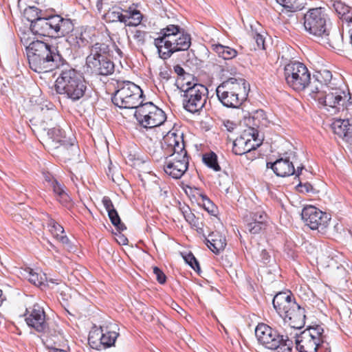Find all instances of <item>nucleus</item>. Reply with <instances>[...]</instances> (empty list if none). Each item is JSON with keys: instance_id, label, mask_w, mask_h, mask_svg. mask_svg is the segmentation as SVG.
Here are the masks:
<instances>
[{"instance_id": "bb28decb", "label": "nucleus", "mask_w": 352, "mask_h": 352, "mask_svg": "<svg viewBox=\"0 0 352 352\" xmlns=\"http://www.w3.org/2000/svg\"><path fill=\"white\" fill-rule=\"evenodd\" d=\"M267 166L271 168L274 173L278 177H288L296 174L299 175L302 168H297L296 170L292 162L289 157L280 158L273 163H267Z\"/></svg>"}, {"instance_id": "393cba45", "label": "nucleus", "mask_w": 352, "mask_h": 352, "mask_svg": "<svg viewBox=\"0 0 352 352\" xmlns=\"http://www.w3.org/2000/svg\"><path fill=\"white\" fill-rule=\"evenodd\" d=\"M47 131L43 137L44 145L50 151L57 150L62 145L67 144L68 139L59 126L47 129Z\"/></svg>"}, {"instance_id": "aec40b11", "label": "nucleus", "mask_w": 352, "mask_h": 352, "mask_svg": "<svg viewBox=\"0 0 352 352\" xmlns=\"http://www.w3.org/2000/svg\"><path fill=\"white\" fill-rule=\"evenodd\" d=\"M302 218L311 230L325 228L331 219L329 214L313 206H307L303 208Z\"/></svg>"}, {"instance_id": "8fccbe9b", "label": "nucleus", "mask_w": 352, "mask_h": 352, "mask_svg": "<svg viewBox=\"0 0 352 352\" xmlns=\"http://www.w3.org/2000/svg\"><path fill=\"white\" fill-rule=\"evenodd\" d=\"M140 314L142 316L143 319L146 321L151 320L153 319V316L148 313L149 309L145 306L144 305H140Z\"/></svg>"}, {"instance_id": "4be33fe9", "label": "nucleus", "mask_w": 352, "mask_h": 352, "mask_svg": "<svg viewBox=\"0 0 352 352\" xmlns=\"http://www.w3.org/2000/svg\"><path fill=\"white\" fill-rule=\"evenodd\" d=\"M257 138L258 133L254 128L245 130L241 135L234 141L233 153L241 155L256 149L260 144Z\"/></svg>"}, {"instance_id": "1a4fd4ad", "label": "nucleus", "mask_w": 352, "mask_h": 352, "mask_svg": "<svg viewBox=\"0 0 352 352\" xmlns=\"http://www.w3.org/2000/svg\"><path fill=\"white\" fill-rule=\"evenodd\" d=\"M25 321L28 326L35 331L42 333L45 343L50 344L51 336L57 337L60 331L50 328L49 318H47L44 308L38 303L26 308L24 314Z\"/></svg>"}, {"instance_id": "e433bc0d", "label": "nucleus", "mask_w": 352, "mask_h": 352, "mask_svg": "<svg viewBox=\"0 0 352 352\" xmlns=\"http://www.w3.org/2000/svg\"><path fill=\"white\" fill-rule=\"evenodd\" d=\"M197 80H195L194 77L186 73L184 75H182L181 76H178L176 80V85L177 87L184 93L186 91V90H190L193 87L194 85H198Z\"/></svg>"}, {"instance_id": "680f3d73", "label": "nucleus", "mask_w": 352, "mask_h": 352, "mask_svg": "<svg viewBox=\"0 0 352 352\" xmlns=\"http://www.w3.org/2000/svg\"><path fill=\"white\" fill-rule=\"evenodd\" d=\"M33 1H34V2H35L38 4H40L39 0H33ZM23 1H24L25 3H26L28 1V0H18L19 4L21 3Z\"/></svg>"}, {"instance_id": "a211bd4d", "label": "nucleus", "mask_w": 352, "mask_h": 352, "mask_svg": "<svg viewBox=\"0 0 352 352\" xmlns=\"http://www.w3.org/2000/svg\"><path fill=\"white\" fill-rule=\"evenodd\" d=\"M208 90L202 84L194 85L183 95L184 109L191 113H199L205 107L208 100Z\"/></svg>"}, {"instance_id": "a18cd8bd", "label": "nucleus", "mask_w": 352, "mask_h": 352, "mask_svg": "<svg viewBox=\"0 0 352 352\" xmlns=\"http://www.w3.org/2000/svg\"><path fill=\"white\" fill-rule=\"evenodd\" d=\"M249 34L251 38L256 43L258 49H265V39L263 35L253 30H251Z\"/></svg>"}, {"instance_id": "2f4dec72", "label": "nucleus", "mask_w": 352, "mask_h": 352, "mask_svg": "<svg viewBox=\"0 0 352 352\" xmlns=\"http://www.w3.org/2000/svg\"><path fill=\"white\" fill-rule=\"evenodd\" d=\"M58 149L59 155L65 161L75 160L79 155L78 146L70 139L67 141V144L62 145Z\"/></svg>"}, {"instance_id": "a19ab883", "label": "nucleus", "mask_w": 352, "mask_h": 352, "mask_svg": "<svg viewBox=\"0 0 352 352\" xmlns=\"http://www.w3.org/2000/svg\"><path fill=\"white\" fill-rule=\"evenodd\" d=\"M203 162L208 167L214 171H219L221 170V167L217 161V156L214 152H210L203 155Z\"/></svg>"}, {"instance_id": "c85d7f7f", "label": "nucleus", "mask_w": 352, "mask_h": 352, "mask_svg": "<svg viewBox=\"0 0 352 352\" xmlns=\"http://www.w3.org/2000/svg\"><path fill=\"white\" fill-rule=\"evenodd\" d=\"M331 127L334 133L344 141L352 144V119H336Z\"/></svg>"}, {"instance_id": "603ef678", "label": "nucleus", "mask_w": 352, "mask_h": 352, "mask_svg": "<svg viewBox=\"0 0 352 352\" xmlns=\"http://www.w3.org/2000/svg\"><path fill=\"white\" fill-rule=\"evenodd\" d=\"M145 32L141 30H137L134 34V38L141 44L145 43Z\"/></svg>"}, {"instance_id": "79ce46f5", "label": "nucleus", "mask_w": 352, "mask_h": 352, "mask_svg": "<svg viewBox=\"0 0 352 352\" xmlns=\"http://www.w3.org/2000/svg\"><path fill=\"white\" fill-rule=\"evenodd\" d=\"M108 216L111 223L116 227L119 231H123L126 229L125 225L121 221L120 216L116 209L109 211Z\"/></svg>"}, {"instance_id": "f704fd0d", "label": "nucleus", "mask_w": 352, "mask_h": 352, "mask_svg": "<svg viewBox=\"0 0 352 352\" xmlns=\"http://www.w3.org/2000/svg\"><path fill=\"white\" fill-rule=\"evenodd\" d=\"M333 8L338 17L347 23L352 22V8L342 1H336Z\"/></svg>"}, {"instance_id": "473e14b6", "label": "nucleus", "mask_w": 352, "mask_h": 352, "mask_svg": "<svg viewBox=\"0 0 352 352\" xmlns=\"http://www.w3.org/2000/svg\"><path fill=\"white\" fill-rule=\"evenodd\" d=\"M193 196L197 199L198 204L201 205L208 213L214 214L217 208L206 195L201 192L199 189L195 188Z\"/></svg>"}, {"instance_id": "72a5a7b5", "label": "nucleus", "mask_w": 352, "mask_h": 352, "mask_svg": "<svg viewBox=\"0 0 352 352\" xmlns=\"http://www.w3.org/2000/svg\"><path fill=\"white\" fill-rule=\"evenodd\" d=\"M142 20V14L135 9L124 10L123 23L128 26H137L141 23Z\"/></svg>"}, {"instance_id": "f3484780", "label": "nucleus", "mask_w": 352, "mask_h": 352, "mask_svg": "<svg viewBox=\"0 0 352 352\" xmlns=\"http://www.w3.org/2000/svg\"><path fill=\"white\" fill-rule=\"evenodd\" d=\"M255 336L258 342L265 348L275 351L282 346H289L292 340L280 335L277 331L265 323H259L255 329Z\"/></svg>"}, {"instance_id": "423d86ee", "label": "nucleus", "mask_w": 352, "mask_h": 352, "mask_svg": "<svg viewBox=\"0 0 352 352\" xmlns=\"http://www.w3.org/2000/svg\"><path fill=\"white\" fill-rule=\"evenodd\" d=\"M30 122L38 132H45L58 116L54 105L41 97H32L28 105Z\"/></svg>"}, {"instance_id": "6ab92c4d", "label": "nucleus", "mask_w": 352, "mask_h": 352, "mask_svg": "<svg viewBox=\"0 0 352 352\" xmlns=\"http://www.w3.org/2000/svg\"><path fill=\"white\" fill-rule=\"evenodd\" d=\"M189 165L187 151L173 153L165 157L164 170L174 179L181 178L186 172Z\"/></svg>"}, {"instance_id": "09e8293b", "label": "nucleus", "mask_w": 352, "mask_h": 352, "mask_svg": "<svg viewBox=\"0 0 352 352\" xmlns=\"http://www.w3.org/2000/svg\"><path fill=\"white\" fill-rule=\"evenodd\" d=\"M153 274L156 276V279L160 284H164L166 281V276L164 273L157 267H154L153 269Z\"/></svg>"}, {"instance_id": "49530a36", "label": "nucleus", "mask_w": 352, "mask_h": 352, "mask_svg": "<svg viewBox=\"0 0 352 352\" xmlns=\"http://www.w3.org/2000/svg\"><path fill=\"white\" fill-rule=\"evenodd\" d=\"M185 261L196 272H199L200 271L199 264L195 257V256L192 253H188L185 256H184Z\"/></svg>"}, {"instance_id": "de8ad7c7", "label": "nucleus", "mask_w": 352, "mask_h": 352, "mask_svg": "<svg viewBox=\"0 0 352 352\" xmlns=\"http://www.w3.org/2000/svg\"><path fill=\"white\" fill-rule=\"evenodd\" d=\"M61 338H63V336H62V334L60 333V334L57 337L51 336V339H52V340H50L51 344H47V343H45V344H46V345L47 346L48 348L51 349L54 352H67V350L57 348L55 346L56 342H57V341H60V340Z\"/></svg>"}, {"instance_id": "052dcab7", "label": "nucleus", "mask_w": 352, "mask_h": 352, "mask_svg": "<svg viewBox=\"0 0 352 352\" xmlns=\"http://www.w3.org/2000/svg\"><path fill=\"white\" fill-rule=\"evenodd\" d=\"M120 241H119L120 243H122V245H125L128 242V239L124 236H120Z\"/></svg>"}, {"instance_id": "c756f323", "label": "nucleus", "mask_w": 352, "mask_h": 352, "mask_svg": "<svg viewBox=\"0 0 352 352\" xmlns=\"http://www.w3.org/2000/svg\"><path fill=\"white\" fill-rule=\"evenodd\" d=\"M206 240L208 248L216 254L223 251L227 245L225 235L219 231L210 233Z\"/></svg>"}, {"instance_id": "c9c22d12", "label": "nucleus", "mask_w": 352, "mask_h": 352, "mask_svg": "<svg viewBox=\"0 0 352 352\" xmlns=\"http://www.w3.org/2000/svg\"><path fill=\"white\" fill-rule=\"evenodd\" d=\"M45 13L41 9L36 8L34 6H28L24 9L23 16L29 21L31 22L30 30L32 32L33 25L34 22L41 19Z\"/></svg>"}, {"instance_id": "f03ea898", "label": "nucleus", "mask_w": 352, "mask_h": 352, "mask_svg": "<svg viewBox=\"0 0 352 352\" xmlns=\"http://www.w3.org/2000/svg\"><path fill=\"white\" fill-rule=\"evenodd\" d=\"M29 66L37 73H47L58 67L60 56L50 45L38 40L31 42L26 47Z\"/></svg>"}, {"instance_id": "2eb2a0df", "label": "nucleus", "mask_w": 352, "mask_h": 352, "mask_svg": "<svg viewBox=\"0 0 352 352\" xmlns=\"http://www.w3.org/2000/svg\"><path fill=\"white\" fill-rule=\"evenodd\" d=\"M134 116L139 124L146 129L160 126L166 120L164 111L151 102L138 107Z\"/></svg>"}, {"instance_id": "5701e85b", "label": "nucleus", "mask_w": 352, "mask_h": 352, "mask_svg": "<svg viewBox=\"0 0 352 352\" xmlns=\"http://www.w3.org/2000/svg\"><path fill=\"white\" fill-rule=\"evenodd\" d=\"M67 41L75 49L84 48L91 44L96 37V30L91 27H81L69 32Z\"/></svg>"}, {"instance_id": "b1692460", "label": "nucleus", "mask_w": 352, "mask_h": 352, "mask_svg": "<svg viewBox=\"0 0 352 352\" xmlns=\"http://www.w3.org/2000/svg\"><path fill=\"white\" fill-rule=\"evenodd\" d=\"M162 148L166 155H172L176 152L187 151L182 135L175 132L169 131L162 142Z\"/></svg>"}, {"instance_id": "412c9836", "label": "nucleus", "mask_w": 352, "mask_h": 352, "mask_svg": "<svg viewBox=\"0 0 352 352\" xmlns=\"http://www.w3.org/2000/svg\"><path fill=\"white\" fill-rule=\"evenodd\" d=\"M268 219L266 212L262 208H256L244 217V227L250 234H258L267 229Z\"/></svg>"}, {"instance_id": "37998d69", "label": "nucleus", "mask_w": 352, "mask_h": 352, "mask_svg": "<svg viewBox=\"0 0 352 352\" xmlns=\"http://www.w3.org/2000/svg\"><path fill=\"white\" fill-rule=\"evenodd\" d=\"M319 81L324 83V87H327V85H331L335 86L336 84L333 82H332V74L327 69H324L320 72V76L318 77ZM323 87V85H322V88Z\"/></svg>"}, {"instance_id": "7ed1b4c3", "label": "nucleus", "mask_w": 352, "mask_h": 352, "mask_svg": "<svg viewBox=\"0 0 352 352\" xmlns=\"http://www.w3.org/2000/svg\"><path fill=\"white\" fill-rule=\"evenodd\" d=\"M56 93L64 95L72 101H77L85 95L87 86L82 74L70 67L61 69L55 81Z\"/></svg>"}, {"instance_id": "6e6d98bb", "label": "nucleus", "mask_w": 352, "mask_h": 352, "mask_svg": "<svg viewBox=\"0 0 352 352\" xmlns=\"http://www.w3.org/2000/svg\"><path fill=\"white\" fill-rule=\"evenodd\" d=\"M91 4H94L99 12L102 8V0H89Z\"/></svg>"}, {"instance_id": "4468645a", "label": "nucleus", "mask_w": 352, "mask_h": 352, "mask_svg": "<svg viewBox=\"0 0 352 352\" xmlns=\"http://www.w3.org/2000/svg\"><path fill=\"white\" fill-rule=\"evenodd\" d=\"M287 84L295 91L305 90L311 82V74L305 64L291 61L284 68Z\"/></svg>"}, {"instance_id": "ea45409f", "label": "nucleus", "mask_w": 352, "mask_h": 352, "mask_svg": "<svg viewBox=\"0 0 352 352\" xmlns=\"http://www.w3.org/2000/svg\"><path fill=\"white\" fill-rule=\"evenodd\" d=\"M277 3L290 12H296L303 8L305 0H276Z\"/></svg>"}, {"instance_id": "f8f14e48", "label": "nucleus", "mask_w": 352, "mask_h": 352, "mask_svg": "<svg viewBox=\"0 0 352 352\" xmlns=\"http://www.w3.org/2000/svg\"><path fill=\"white\" fill-rule=\"evenodd\" d=\"M142 90L130 81L118 84V89L112 97L115 105L124 109H135L142 104Z\"/></svg>"}, {"instance_id": "7c9ffc66", "label": "nucleus", "mask_w": 352, "mask_h": 352, "mask_svg": "<svg viewBox=\"0 0 352 352\" xmlns=\"http://www.w3.org/2000/svg\"><path fill=\"white\" fill-rule=\"evenodd\" d=\"M181 212L186 221L194 228L199 234H204V224L199 218L196 217L191 212L188 206L180 208Z\"/></svg>"}, {"instance_id": "9d476101", "label": "nucleus", "mask_w": 352, "mask_h": 352, "mask_svg": "<svg viewBox=\"0 0 352 352\" xmlns=\"http://www.w3.org/2000/svg\"><path fill=\"white\" fill-rule=\"evenodd\" d=\"M304 26L311 34L320 38L324 45L334 47L330 37V28L327 24L326 14L321 8L311 9L305 15Z\"/></svg>"}, {"instance_id": "864d4df0", "label": "nucleus", "mask_w": 352, "mask_h": 352, "mask_svg": "<svg viewBox=\"0 0 352 352\" xmlns=\"http://www.w3.org/2000/svg\"><path fill=\"white\" fill-rule=\"evenodd\" d=\"M223 126L225 129L229 132H232L236 126L235 123L229 120H224L223 122Z\"/></svg>"}, {"instance_id": "20e7f679", "label": "nucleus", "mask_w": 352, "mask_h": 352, "mask_svg": "<svg viewBox=\"0 0 352 352\" xmlns=\"http://www.w3.org/2000/svg\"><path fill=\"white\" fill-rule=\"evenodd\" d=\"M43 16L33 25L32 33L35 35L60 38L69 34L74 28L70 19L55 14L54 9L45 11Z\"/></svg>"}, {"instance_id": "a878e982", "label": "nucleus", "mask_w": 352, "mask_h": 352, "mask_svg": "<svg viewBox=\"0 0 352 352\" xmlns=\"http://www.w3.org/2000/svg\"><path fill=\"white\" fill-rule=\"evenodd\" d=\"M43 175L46 186L52 189L56 200L63 206H67L71 202V198L65 190V186L58 182L51 173L43 172Z\"/></svg>"}, {"instance_id": "6e6552de", "label": "nucleus", "mask_w": 352, "mask_h": 352, "mask_svg": "<svg viewBox=\"0 0 352 352\" xmlns=\"http://www.w3.org/2000/svg\"><path fill=\"white\" fill-rule=\"evenodd\" d=\"M312 97L323 105L331 115H334L344 110V102L350 98L349 92L341 86L327 85L319 91L318 87L312 89Z\"/></svg>"}, {"instance_id": "9b49d317", "label": "nucleus", "mask_w": 352, "mask_h": 352, "mask_svg": "<svg viewBox=\"0 0 352 352\" xmlns=\"http://www.w3.org/2000/svg\"><path fill=\"white\" fill-rule=\"evenodd\" d=\"M109 49L108 45L96 43L90 50L86 63L92 73L96 75L108 76L114 72V63L107 57Z\"/></svg>"}, {"instance_id": "13d9d810", "label": "nucleus", "mask_w": 352, "mask_h": 352, "mask_svg": "<svg viewBox=\"0 0 352 352\" xmlns=\"http://www.w3.org/2000/svg\"><path fill=\"white\" fill-rule=\"evenodd\" d=\"M61 283V280H53V279H50L47 281V285L50 288H53V285H50V284H52V285H59L60 283Z\"/></svg>"}, {"instance_id": "5fc2aeb1", "label": "nucleus", "mask_w": 352, "mask_h": 352, "mask_svg": "<svg viewBox=\"0 0 352 352\" xmlns=\"http://www.w3.org/2000/svg\"><path fill=\"white\" fill-rule=\"evenodd\" d=\"M159 76L160 78L165 80H168L170 78V72L166 69H162L160 72Z\"/></svg>"}, {"instance_id": "58836bf2", "label": "nucleus", "mask_w": 352, "mask_h": 352, "mask_svg": "<svg viewBox=\"0 0 352 352\" xmlns=\"http://www.w3.org/2000/svg\"><path fill=\"white\" fill-rule=\"evenodd\" d=\"M104 18L109 22H123L124 10L120 7H112L104 14Z\"/></svg>"}, {"instance_id": "0eeeda50", "label": "nucleus", "mask_w": 352, "mask_h": 352, "mask_svg": "<svg viewBox=\"0 0 352 352\" xmlns=\"http://www.w3.org/2000/svg\"><path fill=\"white\" fill-rule=\"evenodd\" d=\"M246 80L243 78H230L220 84L216 93L221 102L227 107L237 108L248 96Z\"/></svg>"}, {"instance_id": "ddd939ff", "label": "nucleus", "mask_w": 352, "mask_h": 352, "mask_svg": "<svg viewBox=\"0 0 352 352\" xmlns=\"http://www.w3.org/2000/svg\"><path fill=\"white\" fill-rule=\"evenodd\" d=\"M118 326L112 322L104 324L92 329L89 334L88 342L93 349L100 350L114 346L119 336Z\"/></svg>"}, {"instance_id": "f257e3e1", "label": "nucleus", "mask_w": 352, "mask_h": 352, "mask_svg": "<svg viewBox=\"0 0 352 352\" xmlns=\"http://www.w3.org/2000/svg\"><path fill=\"white\" fill-rule=\"evenodd\" d=\"M160 36L154 41L160 58L166 60L177 52L186 51L191 45L190 35L180 32V27L168 25L160 31Z\"/></svg>"}, {"instance_id": "dca6fc26", "label": "nucleus", "mask_w": 352, "mask_h": 352, "mask_svg": "<svg viewBox=\"0 0 352 352\" xmlns=\"http://www.w3.org/2000/svg\"><path fill=\"white\" fill-rule=\"evenodd\" d=\"M324 329L320 325L309 327L294 337L299 352H318L324 342Z\"/></svg>"}, {"instance_id": "3c124183", "label": "nucleus", "mask_w": 352, "mask_h": 352, "mask_svg": "<svg viewBox=\"0 0 352 352\" xmlns=\"http://www.w3.org/2000/svg\"><path fill=\"white\" fill-rule=\"evenodd\" d=\"M102 203L107 212L110 210H115L114 206L109 197L104 196L102 199Z\"/></svg>"}, {"instance_id": "4d7b16f0", "label": "nucleus", "mask_w": 352, "mask_h": 352, "mask_svg": "<svg viewBox=\"0 0 352 352\" xmlns=\"http://www.w3.org/2000/svg\"><path fill=\"white\" fill-rule=\"evenodd\" d=\"M175 72L178 75V76H181L182 75H184L186 74L184 69L179 65H175L174 67Z\"/></svg>"}, {"instance_id": "cd10ccee", "label": "nucleus", "mask_w": 352, "mask_h": 352, "mask_svg": "<svg viewBox=\"0 0 352 352\" xmlns=\"http://www.w3.org/2000/svg\"><path fill=\"white\" fill-rule=\"evenodd\" d=\"M49 230L53 236L69 252H74L75 246L72 245L69 239L65 234L64 228L54 219H50L47 223Z\"/></svg>"}, {"instance_id": "e2e57ef3", "label": "nucleus", "mask_w": 352, "mask_h": 352, "mask_svg": "<svg viewBox=\"0 0 352 352\" xmlns=\"http://www.w3.org/2000/svg\"><path fill=\"white\" fill-rule=\"evenodd\" d=\"M116 52L118 54V55L122 57V52L120 49H119L118 47H116Z\"/></svg>"}, {"instance_id": "bf43d9fd", "label": "nucleus", "mask_w": 352, "mask_h": 352, "mask_svg": "<svg viewBox=\"0 0 352 352\" xmlns=\"http://www.w3.org/2000/svg\"><path fill=\"white\" fill-rule=\"evenodd\" d=\"M301 188H305L306 192H309L312 189V186L309 184H305L303 186L300 185Z\"/></svg>"}, {"instance_id": "c03bdc74", "label": "nucleus", "mask_w": 352, "mask_h": 352, "mask_svg": "<svg viewBox=\"0 0 352 352\" xmlns=\"http://www.w3.org/2000/svg\"><path fill=\"white\" fill-rule=\"evenodd\" d=\"M27 272L29 275L28 276V280L35 285H41L43 283V278L42 275L35 272L32 269L28 268Z\"/></svg>"}, {"instance_id": "0e129e2a", "label": "nucleus", "mask_w": 352, "mask_h": 352, "mask_svg": "<svg viewBox=\"0 0 352 352\" xmlns=\"http://www.w3.org/2000/svg\"><path fill=\"white\" fill-rule=\"evenodd\" d=\"M2 296V291L0 289V297Z\"/></svg>"}, {"instance_id": "39448f33", "label": "nucleus", "mask_w": 352, "mask_h": 352, "mask_svg": "<svg viewBox=\"0 0 352 352\" xmlns=\"http://www.w3.org/2000/svg\"><path fill=\"white\" fill-rule=\"evenodd\" d=\"M272 304L278 314L292 328L301 329L305 326V309L295 301L291 293L277 294L273 298Z\"/></svg>"}, {"instance_id": "4c0bfd02", "label": "nucleus", "mask_w": 352, "mask_h": 352, "mask_svg": "<svg viewBox=\"0 0 352 352\" xmlns=\"http://www.w3.org/2000/svg\"><path fill=\"white\" fill-rule=\"evenodd\" d=\"M212 50L218 54L219 57H221L225 60L232 59L237 55V52L236 50L228 46L222 45L221 44L213 45Z\"/></svg>"}]
</instances>
